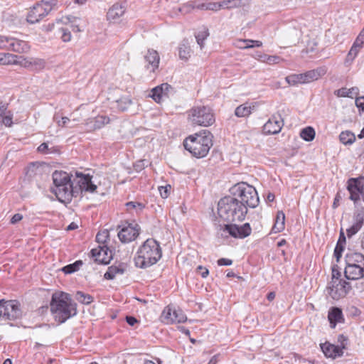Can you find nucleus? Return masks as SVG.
Returning a JSON list of instances; mask_svg holds the SVG:
<instances>
[{
  "instance_id": "0eeeda50",
  "label": "nucleus",
  "mask_w": 364,
  "mask_h": 364,
  "mask_svg": "<svg viewBox=\"0 0 364 364\" xmlns=\"http://www.w3.org/2000/svg\"><path fill=\"white\" fill-rule=\"evenodd\" d=\"M188 122L193 127H208L215 122L213 110L206 106L193 107L187 111Z\"/></svg>"
},
{
  "instance_id": "79ce46f5",
  "label": "nucleus",
  "mask_w": 364,
  "mask_h": 364,
  "mask_svg": "<svg viewBox=\"0 0 364 364\" xmlns=\"http://www.w3.org/2000/svg\"><path fill=\"white\" fill-rule=\"evenodd\" d=\"M207 4H200L196 6L193 5V4H187L183 6L184 9H186L188 11H191L195 9H199V10H206Z\"/></svg>"
},
{
  "instance_id": "f704fd0d",
  "label": "nucleus",
  "mask_w": 364,
  "mask_h": 364,
  "mask_svg": "<svg viewBox=\"0 0 364 364\" xmlns=\"http://www.w3.org/2000/svg\"><path fill=\"white\" fill-rule=\"evenodd\" d=\"M220 2V9H233L243 6L242 0H223Z\"/></svg>"
},
{
  "instance_id": "4468645a",
  "label": "nucleus",
  "mask_w": 364,
  "mask_h": 364,
  "mask_svg": "<svg viewBox=\"0 0 364 364\" xmlns=\"http://www.w3.org/2000/svg\"><path fill=\"white\" fill-rule=\"evenodd\" d=\"M14 65L29 70H41L45 68L46 63L41 58L16 55Z\"/></svg>"
},
{
  "instance_id": "f03ea898",
  "label": "nucleus",
  "mask_w": 364,
  "mask_h": 364,
  "mask_svg": "<svg viewBox=\"0 0 364 364\" xmlns=\"http://www.w3.org/2000/svg\"><path fill=\"white\" fill-rule=\"evenodd\" d=\"M248 210L231 196L221 198L218 204V214L228 223H240L245 220Z\"/></svg>"
},
{
  "instance_id": "aec40b11",
  "label": "nucleus",
  "mask_w": 364,
  "mask_h": 364,
  "mask_svg": "<svg viewBox=\"0 0 364 364\" xmlns=\"http://www.w3.org/2000/svg\"><path fill=\"white\" fill-rule=\"evenodd\" d=\"M4 318L9 320H14L21 316L20 304L16 300H4Z\"/></svg>"
},
{
  "instance_id": "6e6552de",
  "label": "nucleus",
  "mask_w": 364,
  "mask_h": 364,
  "mask_svg": "<svg viewBox=\"0 0 364 364\" xmlns=\"http://www.w3.org/2000/svg\"><path fill=\"white\" fill-rule=\"evenodd\" d=\"M344 274L348 279L357 280L364 277V255L356 252H349L346 255Z\"/></svg>"
},
{
  "instance_id": "4d7b16f0",
  "label": "nucleus",
  "mask_w": 364,
  "mask_h": 364,
  "mask_svg": "<svg viewBox=\"0 0 364 364\" xmlns=\"http://www.w3.org/2000/svg\"><path fill=\"white\" fill-rule=\"evenodd\" d=\"M353 43L360 48H363L364 46V36L359 33Z\"/></svg>"
},
{
  "instance_id": "37998d69",
  "label": "nucleus",
  "mask_w": 364,
  "mask_h": 364,
  "mask_svg": "<svg viewBox=\"0 0 364 364\" xmlns=\"http://www.w3.org/2000/svg\"><path fill=\"white\" fill-rule=\"evenodd\" d=\"M126 206L129 211L134 209L141 210L144 208L141 203L133 201L127 203Z\"/></svg>"
},
{
  "instance_id": "9d476101",
  "label": "nucleus",
  "mask_w": 364,
  "mask_h": 364,
  "mask_svg": "<svg viewBox=\"0 0 364 364\" xmlns=\"http://www.w3.org/2000/svg\"><path fill=\"white\" fill-rule=\"evenodd\" d=\"M53 9V4L49 1H41L31 7L26 16V20L30 23L40 22Z\"/></svg>"
},
{
  "instance_id": "c9c22d12",
  "label": "nucleus",
  "mask_w": 364,
  "mask_h": 364,
  "mask_svg": "<svg viewBox=\"0 0 364 364\" xmlns=\"http://www.w3.org/2000/svg\"><path fill=\"white\" fill-rule=\"evenodd\" d=\"M315 130L311 127H307L300 132V136L306 141H312L315 137Z\"/></svg>"
},
{
  "instance_id": "a19ab883",
  "label": "nucleus",
  "mask_w": 364,
  "mask_h": 364,
  "mask_svg": "<svg viewBox=\"0 0 364 364\" xmlns=\"http://www.w3.org/2000/svg\"><path fill=\"white\" fill-rule=\"evenodd\" d=\"M78 263L81 264V262H76L73 264H68L63 268V271L65 274H71L77 269Z\"/></svg>"
},
{
  "instance_id": "39448f33",
  "label": "nucleus",
  "mask_w": 364,
  "mask_h": 364,
  "mask_svg": "<svg viewBox=\"0 0 364 364\" xmlns=\"http://www.w3.org/2000/svg\"><path fill=\"white\" fill-rule=\"evenodd\" d=\"M71 176L63 171H55L52 174L53 186L51 188L58 200L66 203L71 200L74 196V188L71 181Z\"/></svg>"
},
{
  "instance_id": "dca6fc26",
  "label": "nucleus",
  "mask_w": 364,
  "mask_h": 364,
  "mask_svg": "<svg viewBox=\"0 0 364 364\" xmlns=\"http://www.w3.org/2000/svg\"><path fill=\"white\" fill-rule=\"evenodd\" d=\"M364 225V208L357 209L354 211L352 217V224L346 229V235L350 238L358 233Z\"/></svg>"
},
{
  "instance_id": "de8ad7c7",
  "label": "nucleus",
  "mask_w": 364,
  "mask_h": 364,
  "mask_svg": "<svg viewBox=\"0 0 364 364\" xmlns=\"http://www.w3.org/2000/svg\"><path fill=\"white\" fill-rule=\"evenodd\" d=\"M10 41L11 38H6L5 36H0V49L9 50Z\"/></svg>"
},
{
  "instance_id": "c85d7f7f",
  "label": "nucleus",
  "mask_w": 364,
  "mask_h": 364,
  "mask_svg": "<svg viewBox=\"0 0 364 364\" xmlns=\"http://www.w3.org/2000/svg\"><path fill=\"white\" fill-rule=\"evenodd\" d=\"M285 228V215L283 211L279 210L277 213L274 224L272 228V232L278 233L282 232Z\"/></svg>"
},
{
  "instance_id": "b1692460",
  "label": "nucleus",
  "mask_w": 364,
  "mask_h": 364,
  "mask_svg": "<svg viewBox=\"0 0 364 364\" xmlns=\"http://www.w3.org/2000/svg\"><path fill=\"white\" fill-rule=\"evenodd\" d=\"M342 346V348H340L338 346L326 342L321 344V348L326 357L335 358L343 355V348H345V346L343 343Z\"/></svg>"
},
{
  "instance_id": "412c9836",
  "label": "nucleus",
  "mask_w": 364,
  "mask_h": 364,
  "mask_svg": "<svg viewBox=\"0 0 364 364\" xmlns=\"http://www.w3.org/2000/svg\"><path fill=\"white\" fill-rule=\"evenodd\" d=\"M126 12V6L123 4L116 3L110 7L107 13V20L109 23H118Z\"/></svg>"
},
{
  "instance_id": "e433bc0d",
  "label": "nucleus",
  "mask_w": 364,
  "mask_h": 364,
  "mask_svg": "<svg viewBox=\"0 0 364 364\" xmlns=\"http://www.w3.org/2000/svg\"><path fill=\"white\" fill-rule=\"evenodd\" d=\"M77 301L82 304H90L93 301V297L82 291H77L75 295Z\"/></svg>"
},
{
  "instance_id": "69168bd1",
  "label": "nucleus",
  "mask_w": 364,
  "mask_h": 364,
  "mask_svg": "<svg viewBox=\"0 0 364 364\" xmlns=\"http://www.w3.org/2000/svg\"><path fill=\"white\" fill-rule=\"evenodd\" d=\"M126 321L128 323V324H129L132 326H134L135 323H136L138 322L136 318H135L133 316H127L126 317Z\"/></svg>"
},
{
  "instance_id": "bf43d9fd",
  "label": "nucleus",
  "mask_w": 364,
  "mask_h": 364,
  "mask_svg": "<svg viewBox=\"0 0 364 364\" xmlns=\"http://www.w3.org/2000/svg\"><path fill=\"white\" fill-rule=\"evenodd\" d=\"M355 105L358 108L364 110V96L356 97Z\"/></svg>"
},
{
  "instance_id": "393cba45",
  "label": "nucleus",
  "mask_w": 364,
  "mask_h": 364,
  "mask_svg": "<svg viewBox=\"0 0 364 364\" xmlns=\"http://www.w3.org/2000/svg\"><path fill=\"white\" fill-rule=\"evenodd\" d=\"M9 50L20 54H24L30 51L31 46L27 41L11 38Z\"/></svg>"
},
{
  "instance_id": "c03bdc74",
  "label": "nucleus",
  "mask_w": 364,
  "mask_h": 364,
  "mask_svg": "<svg viewBox=\"0 0 364 364\" xmlns=\"http://www.w3.org/2000/svg\"><path fill=\"white\" fill-rule=\"evenodd\" d=\"M346 245H341L339 243L336 244V246L334 250V256L336 257L337 261L340 259V258L342 256V252H343L345 249Z\"/></svg>"
},
{
  "instance_id": "052dcab7",
  "label": "nucleus",
  "mask_w": 364,
  "mask_h": 364,
  "mask_svg": "<svg viewBox=\"0 0 364 364\" xmlns=\"http://www.w3.org/2000/svg\"><path fill=\"white\" fill-rule=\"evenodd\" d=\"M340 277H341V272L337 269H336L335 267H333L332 268V277H331V281H333L336 279H341L340 278Z\"/></svg>"
},
{
  "instance_id": "cd10ccee",
  "label": "nucleus",
  "mask_w": 364,
  "mask_h": 364,
  "mask_svg": "<svg viewBox=\"0 0 364 364\" xmlns=\"http://www.w3.org/2000/svg\"><path fill=\"white\" fill-rule=\"evenodd\" d=\"M234 45L240 49H247L254 47H261L262 42L260 41L250 40V39H237Z\"/></svg>"
},
{
  "instance_id": "3c124183",
  "label": "nucleus",
  "mask_w": 364,
  "mask_h": 364,
  "mask_svg": "<svg viewBox=\"0 0 364 364\" xmlns=\"http://www.w3.org/2000/svg\"><path fill=\"white\" fill-rule=\"evenodd\" d=\"M190 56V50L189 48L184 47L181 48L179 50V57L180 58L183 60H188V57Z\"/></svg>"
},
{
  "instance_id": "774afa93",
  "label": "nucleus",
  "mask_w": 364,
  "mask_h": 364,
  "mask_svg": "<svg viewBox=\"0 0 364 364\" xmlns=\"http://www.w3.org/2000/svg\"><path fill=\"white\" fill-rule=\"evenodd\" d=\"M4 299L0 300V317L4 318Z\"/></svg>"
},
{
  "instance_id": "72a5a7b5",
  "label": "nucleus",
  "mask_w": 364,
  "mask_h": 364,
  "mask_svg": "<svg viewBox=\"0 0 364 364\" xmlns=\"http://www.w3.org/2000/svg\"><path fill=\"white\" fill-rule=\"evenodd\" d=\"M16 55L10 53H0V65H14Z\"/></svg>"
},
{
  "instance_id": "423d86ee",
  "label": "nucleus",
  "mask_w": 364,
  "mask_h": 364,
  "mask_svg": "<svg viewBox=\"0 0 364 364\" xmlns=\"http://www.w3.org/2000/svg\"><path fill=\"white\" fill-rule=\"evenodd\" d=\"M231 196L236 198L246 208H255L259 203V196L255 188L247 183L240 182L235 184L230 189Z\"/></svg>"
},
{
  "instance_id": "338daca9",
  "label": "nucleus",
  "mask_w": 364,
  "mask_h": 364,
  "mask_svg": "<svg viewBox=\"0 0 364 364\" xmlns=\"http://www.w3.org/2000/svg\"><path fill=\"white\" fill-rule=\"evenodd\" d=\"M48 149V145L46 143H43L41 144L38 147V151L41 152V153H46V150Z\"/></svg>"
},
{
  "instance_id": "5701e85b",
  "label": "nucleus",
  "mask_w": 364,
  "mask_h": 364,
  "mask_svg": "<svg viewBox=\"0 0 364 364\" xmlns=\"http://www.w3.org/2000/svg\"><path fill=\"white\" fill-rule=\"evenodd\" d=\"M282 125V120L273 117L264 124L262 132L265 134H275L281 131Z\"/></svg>"
},
{
  "instance_id": "8fccbe9b",
  "label": "nucleus",
  "mask_w": 364,
  "mask_h": 364,
  "mask_svg": "<svg viewBox=\"0 0 364 364\" xmlns=\"http://www.w3.org/2000/svg\"><path fill=\"white\" fill-rule=\"evenodd\" d=\"M350 90L346 87H342L341 89H338L335 91V95L337 97H351V95H349Z\"/></svg>"
},
{
  "instance_id": "603ef678",
  "label": "nucleus",
  "mask_w": 364,
  "mask_h": 364,
  "mask_svg": "<svg viewBox=\"0 0 364 364\" xmlns=\"http://www.w3.org/2000/svg\"><path fill=\"white\" fill-rule=\"evenodd\" d=\"M11 111L8 110V106L6 104H0V120H1L5 115L9 114Z\"/></svg>"
},
{
  "instance_id": "13d9d810",
  "label": "nucleus",
  "mask_w": 364,
  "mask_h": 364,
  "mask_svg": "<svg viewBox=\"0 0 364 364\" xmlns=\"http://www.w3.org/2000/svg\"><path fill=\"white\" fill-rule=\"evenodd\" d=\"M23 219V215L20 213L14 214L11 218L10 223L13 225L16 224Z\"/></svg>"
},
{
  "instance_id": "f8f14e48",
  "label": "nucleus",
  "mask_w": 364,
  "mask_h": 364,
  "mask_svg": "<svg viewBox=\"0 0 364 364\" xmlns=\"http://www.w3.org/2000/svg\"><path fill=\"white\" fill-rule=\"evenodd\" d=\"M350 288L349 282L343 279H336L328 283L327 291L333 299L339 300L347 295Z\"/></svg>"
},
{
  "instance_id": "7c9ffc66",
  "label": "nucleus",
  "mask_w": 364,
  "mask_h": 364,
  "mask_svg": "<svg viewBox=\"0 0 364 364\" xmlns=\"http://www.w3.org/2000/svg\"><path fill=\"white\" fill-rule=\"evenodd\" d=\"M258 60L262 63L268 64V65H276L279 64L284 61V59L279 55H267L263 54L259 55Z\"/></svg>"
},
{
  "instance_id": "473e14b6",
  "label": "nucleus",
  "mask_w": 364,
  "mask_h": 364,
  "mask_svg": "<svg viewBox=\"0 0 364 364\" xmlns=\"http://www.w3.org/2000/svg\"><path fill=\"white\" fill-rule=\"evenodd\" d=\"M339 140L344 145H350L355 142V135L350 131H343L339 135Z\"/></svg>"
},
{
  "instance_id": "5fc2aeb1",
  "label": "nucleus",
  "mask_w": 364,
  "mask_h": 364,
  "mask_svg": "<svg viewBox=\"0 0 364 364\" xmlns=\"http://www.w3.org/2000/svg\"><path fill=\"white\" fill-rule=\"evenodd\" d=\"M109 118L107 116L99 115L96 117V122L100 123L102 125L109 123Z\"/></svg>"
},
{
  "instance_id": "bb28decb",
  "label": "nucleus",
  "mask_w": 364,
  "mask_h": 364,
  "mask_svg": "<svg viewBox=\"0 0 364 364\" xmlns=\"http://www.w3.org/2000/svg\"><path fill=\"white\" fill-rule=\"evenodd\" d=\"M171 88L168 83H163L151 90V97L157 103H160L164 96L167 95V92Z\"/></svg>"
},
{
  "instance_id": "7ed1b4c3",
  "label": "nucleus",
  "mask_w": 364,
  "mask_h": 364,
  "mask_svg": "<svg viewBox=\"0 0 364 364\" xmlns=\"http://www.w3.org/2000/svg\"><path fill=\"white\" fill-rule=\"evenodd\" d=\"M161 256L159 243L153 238H149L139 247L134 258L135 264L140 268L149 267L155 264Z\"/></svg>"
},
{
  "instance_id": "4be33fe9",
  "label": "nucleus",
  "mask_w": 364,
  "mask_h": 364,
  "mask_svg": "<svg viewBox=\"0 0 364 364\" xmlns=\"http://www.w3.org/2000/svg\"><path fill=\"white\" fill-rule=\"evenodd\" d=\"M92 256L100 264H108L112 259V251L108 247L99 245L98 247L91 250Z\"/></svg>"
},
{
  "instance_id": "ea45409f",
  "label": "nucleus",
  "mask_w": 364,
  "mask_h": 364,
  "mask_svg": "<svg viewBox=\"0 0 364 364\" xmlns=\"http://www.w3.org/2000/svg\"><path fill=\"white\" fill-rule=\"evenodd\" d=\"M172 187L169 184L159 187V193L163 198H167L169 196Z\"/></svg>"
},
{
  "instance_id": "c756f323",
  "label": "nucleus",
  "mask_w": 364,
  "mask_h": 364,
  "mask_svg": "<svg viewBox=\"0 0 364 364\" xmlns=\"http://www.w3.org/2000/svg\"><path fill=\"white\" fill-rule=\"evenodd\" d=\"M254 107V105L247 102L244 103L235 109V114L238 117H247L251 114Z\"/></svg>"
},
{
  "instance_id": "6ab92c4d",
  "label": "nucleus",
  "mask_w": 364,
  "mask_h": 364,
  "mask_svg": "<svg viewBox=\"0 0 364 364\" xmlns=\"http://www.w3.org/2000/svg\"><path fill=\"white\" fill-rule=\"evenodd\" d=\"M145 70L149 75L155 74L159 69L160 56L159 53L154 49H149L144 55Z\"/></svg>"
},
{
  "instance_id": "49530a36",
  "label": "nucleus",
  "mask_w": 364,
  "mask_h": 364,
  "mask_svg": "<svg viewBox=\"0 0 364 364\" xmlns=\"http://www.w3.org/2000/svg\"><path fill=\"white\" fill-rule=\"evenodd\" d=\"M220 2L207 3L206 10L217 12L220 9Z\"/></svg>"
},
{
  "instance_id": "2eb2a0df",
  "label": "nucleus",
  "mask_w": 364,
  "mask_h": 364,
  "mask_svg": "<svg viewBox=\"0 0 364 364\" xmlns=\"http://www.w3.org/2000/svg\"><path fill=\"white\" fill-rule=\"evenodd\" d=\"M73 180L81 191L94 193L97 190V186L92 183L90 174L75 171Z\"/></svg>"
},
{
  "instance_id": "680f3d73",
  "label": "nucleus",
  "mask_w": 364,
  "mask_h": 364,
  "mask_svg": "<svg viewBox=\"0 0 364 364\" xmlns=\"http://www.w3.org/2000/svg\"><path fill=\"white\" fill-rule=\"evenodd\" d=\"M317 46V43L314 41H312L309 43L308 46L306 48V52H313L315 50V48Z\"/></svg>"
},
{
  "instance_id": "2f4dec72",
  "label": "nucleus",
  "mask_w": 364,
  "mask_h": 364,
  "mask_svg": "<svg viewBox=\"0 0 364 364\" xmlns=\"http://www.w3.org/2000/svg\"><path fill=\"white\" fill-rule=\"evenodd\" d=\"M96 241L99 245L107 247L110 241L109 230L107 229L100 230L96 235Z\"/></svg>"
},
{
  "instance_id": "a878e982",
  "label": "nucleus",
  "mask_w": 364,
  "mask_h": 364,
  "mask_svg": "<svg viewBox=\"0 0 364 364\" xmlns=\"http://www.w3.org/2000/svg\"><path fill=\"white\" fill-rule=\"evenodd\" d=\"M328 319L332 328H334L337 323H343L344 317L342 310L338 307L331 308L328 311Z\"/></svg>"
},
{
  "instance_id": "a211bd4d",
  "label": "nucleus",
  "mask_w": 364,
  "mask_h": 364,
  "mask_svg": "<svg viewBox=\"0 0 364 364\" xmlns=\"http://www.w3.org/2000/svg\"><path fill=\"white\" fill-rule=\"evenodd\" d=\"M224 230L227 231L232 237L240 239L249 236L252 232L250 225L247 223L241 226L237 225L235 223H230V224L225 225Z\"/></svg>"
},
{
  "instance_id": "1a4fd4ad",
  "label": "nucleus",
  "mask_w": 364,
  "mask_h": 364,
  "mask_svg": "<svg viewBox=\"0 0 364 364\" xmlns=\"http://www.w3.org/2000/svg\"><path fill=\"white\" fill-rule=\"evenodd\" d=\"M327 73L325 67H319L314 70L306 71L304 73L291 74L286 77L287 82L291 86L299 84H306L318 80Z\"/></svg>"
},
{
  "instance_id": "20e7f679",
  "label": "nucleus",
  "mask_w": 364,
  "mask_h": 364,
  "mask_svg": "<svg viewBox=\"0 0 364 364\" xmlns=\"http://www.w3.org/2000/svg\"><path fill=\"white\" fill-rule=\"evenodd\" d=\"M183 146L193 156L203 158L213 146L212 135L208 131L190 135L184 139Z\"/></svg>"
},
{
  "instance_id": "0e129e2a",
  "label": "nucleus",
  "mask_w": 364,
  "mask_h": 364,
  "mask_svg": "<svg viewBox=\"0 0 364 364\" xmlns=\"http://www.w3.org/2000/svg\"><path fill=\"white\" fill-rule=\"evenodd\" d=\"M70 121L69 118L67 117H63L58 122V124L60 127H64L66 126L67 123Z\"/></svg>"
},
{
  "instance_id": "58836bf2",
  "label": "nucleus",
  "mask_w": 364,
  "mask_h": 364,
  "mask_svg": "<svg viewBox=\"0 0 364 364\" xmlns=\"http://www.w3.org/2000/svg\"><path fill=\"white\" fill-rule=\"evenodd\" d=\"M361 48L353 43L347 55V59L353 61L357 57Z\"/></svg>"
},
{
  "instance_id": "f3484780",
  "label": "nucleus",
  "mask_w": 364,
  "mask_h": 364,
  "mask_svg": "<svg viewBox=\"0 0 364 364\" xmlns=\"http://www.w3.org/2000/svg\"><path fill=\"white\" fill-rule=\"evenodd\" d=\"M140 227L137 224H131L123 225L121 230L118 232L119 240L124 243L134 241L139 235Z\"/></svg>"
},
{
  "instance_id": "f257e3e1",
  "label": "nucleus",
  "mask_w": 364,
  "mask_h": 364,
  "mask_svg": "<svg viewBox=\"0 0 364 364\" xmlns=\"http://www.w3.org/2000/svg\"><path fill=\"white\" fill-rule=\"evenodd\" d=\"M50 311L55 319L64 323L77 314V305L69 294L63 291L55 292L50 301Z\"/></svg>"
},
{
  "instance_id": "6e6d98bb",
  "label": "nucleus",
  "mask_w": 364,
  "mask_h": 364,
  "mask_svg": "<svg viewBox=\"0 0 364 364\" xmlns=\"http://www.w3.org/2000/svg\"><path fill=\"white\" fill-rule=\"evenodd\" d=\"M219 266H230L232 264V260L227 258H220L217 261Z\"/></svg>"
},
{
  "instance_id": "09e8293b",
  "label": "nucleus",
  "mask_w": 364,
  "mask_h": 364,
  "mask_svg": "<svg viewBox=\"0 0 364 364\" xmlns=\"http://www.w3.org/2000/svg\"><path fill=\"white\" fill-rule=\"evenodd\" d=\"M61 33V38L64 42H68L71 39V34L68 29L67 28H62L60 30Z\"/></svg>"
},
{
  "instance_id": "ddd939ff",
  "label": "nucleus",
  "mask_w": 364,
  "mask_h": 364,
  "mask_svg": "<svg viewBox=\"0 0 364 364\" xmlns=\"http://www.w3.org/2000/svg\"><path fill=\"white\" fill-rule=\"evenodd\" d=\"M161 316L166 323H184L187 320L186 316L181 309L171 305L164 308Z\"/></svg>"
},
{
  "instance_id": "a18cd8bd",
  "label": "nucleus",
  "mask_w": 364,
  "mask_h": 364,
  "mask_svg": "<svg viewBox=\"0 0 364 364\" xmlns=\"http://www.w3.org/2000/svg\"><path fill=\"white\" fill-rule=\"evenodd\" d=\"M1 123L4 124L6 127H11L13 124V114L11 112L9 114H7L4 116V117L1 120Z\"/></svg>"
},
{
  "instance_id": "e2e57ef3",
  "label": "nucleus",
  "mask_w": 364,
  "mask_h": 364,
  "mask_svg": "<svg viewBox=\"0 0 364 364\" xmlns=\"http://www.w3.org/2000/svg\"><path fill=\"white\" fill-rule=\"evenodd\" d=\"M337 243H339L341 245H346V236H345L343 229H341L340 231L339 238H338Z\"/></svg>"
},
{
  "instance_id": "9b49d317",
  "label": "nucleus",
  "mask_w": 364,
  "mask_h": 364,
  "mask_svg": "<svg viewBox=\"0 0 364 364\" xmlns=\"http://www.w3.org/2000/svg\"><path fill=\"white\" fill-rule=\"evenodd\" d=\"M346 188L349 192V199L354 203L360 200V196L364 200V176L350 178L347 181Z\"/></svg>"
},
{
  "instance_id": "864d4df0",
  "label": "nucleus",
  "mask_w": 364,
  "mask_h": 364,
  "mask_svg": "<svg viewBox=\"0 0 364 364\" xmlns=\"http://www.w3.org/2000/svg\"><path fill=\"white\" fill-rule=\"evenodd\" d=\"M197 272L199 274L201 275L203 278H206L209 274L208 269L206 267H203L201 265L197 267Z\"/></svg>"
},
{
  "instance_id": "4c0bfd02",
  "label": "nucleus",
  "mask_w": 364,
  "mask_h": 364,
  "mask_svg": "<svg viewBox=\"0 0 364 364\" xmlns=\"http://www.w3.org/2000/svg\"><path fill=\"white\" fill-rule=\"evenodd\" d=\"M123 270L120 268H119L117 266H110L106 273L105 274L104 277L107 279H114L117 274H122Z\"/></svg>"
}]
</instances>
